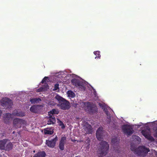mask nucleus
Segmentation results:
<instances>
[{"label": "nucleus", "mask_w": 157, "mask_h": 157, "mask_svg": "<svg viewBox=\"0 0 157 157\" xmlns=\"http://www.w3.org/2000/svg\"><path fill=\"white\" fill-rule=\"evenodd\" d=\"M45 153L44 151H40L34 155L33 157H45Z\"/></svg>", "instance_id": "obj_23"}, {"label": "nucleus", "mask_w": 157, "mask_h": 157, "mask_svg": "<svg viewBox=\"0 0 157 157\" xmlns=\"http://www.w3.org/2000/svg\"><path fill=\"white\" fill-rule=\"evenodd\" d=\"M56 104V103L53 101H51L48 102V105H49L54 106Z\"/></svg>", "instance_id": "obj_32"}, {"label": "nucleus", "mask_w": 157, "mask_h": 157, "mask_svg": "<svg viewBox=\"0 0 157 157\" xmlns=\"http://www.w3.org/2000/svg\"><path fill=\"white\" fill-rule=\"evenodd\" d=\"M13 147V145L10 142L6 144V145L5 147V148L4 150L7 151H9L11 150Z\"/></svg>", "instance_id": "obj_21"}, {"label": "nucleus", "mask_w": 157, "mask_h": 157, "mask_svg": "<svg viewBox=\"0 0 157 157\" xmlns=\"http://www.w3.org/2000/svg\"><path fill=\"white\" fill-rule=\"evenodd\" d=\"M58 140V137L57 136L51 140H46V144L49 147L51 148H53L56 146V142Z\"/></svg>", "instance_id": "obj_9"}, {"label": "nucleus", "mask_w": 157, "mask_h": 157, "mask_svg": "<svg viewBox=\"0 0 157 157\" xmlns=\"http://www.w3.org/2000/svg\"><path fill=\"white\" fill-rule=\"evenodd\" d=\"M86 143H87V144H88V146H89L90 145V140L88 138V139L86 140Z\"/></svg>", "instance_id": "obj_36"}, {"label": "nucleus", "mask_w": 157, "mask_h": 157, "mask_svg": "<svg viewBox=\"0 0 157 157\" xmlns=\"http://www.w3.org/2000/svg\"><path fill=\"white\" fill-rule=\"evenodd\" d=\"M7 141V140L6 139L0 140V149L4 150Z\"/></svg>", "instance_id": "obj_18"}, {"label": "nucleus", "mask_w": 157, "mask_h": 157, "mask_svg": "<svg viewBox=\"0 0 157 157\" xmlns=\"http://www.w3.org/2000/svg\"><path fill=\"white\" fill-rule=\"evenodd\" d=\"M60 126L61 127V128L62 129H64L65 128V126L63 123L61 124V125H60Z\"/></svg>", "instance_id": "obj_37"}, {"label": "nucleus", "mask_w": 157, "mask_h": 157, "mask_svg": "<svg viewBox=\"0 0 157 157\" xmlns=\"http://www.w3.org/2000/svg\"><path fill=\"white\" fill-rule=\"evenodd\" d=\"M48 118L47 121V124L50 125L55 124L56 122V120L55 116H51L50 115H48Z\"/></svg>", "instance_id": "obj_14"}, {"label": "nucleus", "mask_w": 157, "mask_h": 157, "mask_svg": "<svg viewBox=\"0 0 157 157\" xmlns=\"http://www.w3.org/2000/svg\"><path fill=\"white\" fill-rule=\"evenodd\" d=\"M48 78V77H45L42 80L41 83L42 84L46 83V80Z\"/></svg>", "instance_id": "obj_28"}, {"label": "nucleus", "mask_w": 157, "mask_h": 157, "mask_svg": "<svg viewBox=\"0 0 157 157\" xmlns=\"http://www.w3.org/2000/svg\"><path fill=\"white\" fill-rule=\"evenodd\" d=\"M71 82L73 85L77 87L82 85V82L78 79L74 78L71 80Z\"/></svg>", "instance_id": "obj_15"}, {"label": "nucleus", "mask_w": 157, "mask_h": 157, "mask_svg": "<svg viewBox=\"0 0 157 157\" xmlns=\"http://www.w3.org/2000/svg\"><path fill=\"white\" fill-rule=\"evenodd\" d=\"M136 137L139 139H140V138L138 136H136Z\"/></svg>", "instance_id": "obj_38"}, {"label": "nucleus", "mask_w": 157, "mask_h": 157, "mask_svg": "<svg viewBox=\"0 0 157 157\" xmlns=\"http://www.w3.org/2000/svg\"><path fill=\"white\" fill-rule=\"evenodd\" d=\"M130 149L135 154L143 157L145 156L148 152L150 151L149 149L146 148L145 146H140L135 148L134 146L132 145L131 146Z\"/></svg>", "instance_id": "obj_1"}, {"label": "nucleus", "mask_w": 157, "mask_h": 157, "mask_svg": "<svg viewBox=\"0 0 157 157\" xmlns=\"http://www.w3.org/2000/svg\"><path fill=\"white\" fill-rule=\"evenodd\" d=\"M71 105L72 107H74L75 108H76L77 105H78L77 103H75L74 102L71 103Z\"/></svg>", "instance_id": "obj_31"}, {"label": "nucleus", "mask_w": 157, "mask_h": 157, "mask_svg": "<svg viewBox=\"0 0 157 157\" xmlns=\"http://www.w3.org/2000/svg\"><path fill=\"white\" fill-rule=\"evenodd\" d=\"M100 147L98 151V155L99 157H102L105 155L109 149L108 143L105 141H102L100 144Z\"/></svg>", "instance_id": "obj_2"}, {"label": "nucleus", "mask_w": 157, "mask_h": 157, "mask_svg": "<svg viewBox=\"0 0 157 157\" xmlns=\"http://www.w3.org/2000/svg\"><path fill=\"white\" fill-rule=\"evenodd\" d=\"M1 105L6 109L10 108L12 104V100L7 98H3L1 101Z\"/></svg>", "instance_id": "obj_5"}, {"label": "nucleus", "mask_w": 157, "mask_h": 157, "mask_svg": "<svg viewBox=\"0 0 157 157\" xmlns=\"http://www.w3.org/2000/svg\"><path fill=\"white\" fill-rule=\"evenodd\" d=\"M99 105L102 109L104 110L105 109V105L99 103L98 104Z\"/></svg>", "instance_id": "obj_33"}, {"label": "nucleus", "mask_w": 157, "mask_h": 157, "mask_svg": "<svg viewBox=\"0 0 157 157\" xmlns=\"http://www.w3.org/2000/svg\"><path fill=\"white\" fill-rule=\"evenodd\" d=\"M67 94L69 97L74 98L75 96L74 93L71 90H69L67 91Z\"/></svg>", "instance_id": "obj_25"}, {"label": "nucleus", "mask_w": 157, "mask_h": 157, "mask_svg": "<svg viewBox=\"0 0 157 157\" xmlns=\"http://www.w3.org/2000/svg\"><path fill=\"white\" fill-rule=\"evenodd\" d=\"M121 128L123 132L128 136L131 135L133 132L132 128L129 125H124Z\"/></svg>", "instance_id": "obj_6"}, {"label": "nucleus", "mask_w": 157, "mask_h": 157, "mask_svg": "<svg viewBox=\"0 0 157 157\" xmlns=\"http://www.w3.org/2000/svg\"><path fill=\"white\" fill-rule=\"evenodd\" d=\"M56 99L59 101V104L57 105L63 110H67L70 107V103L69 101L57 95L55 97Z\"/></svg>", "instance_id": "obj_3"}, {"label": "nucleus", "mask_w": 157, "mask_h": 157, "mask_svg": "<svg viewBox=\"0 0 157 157\" xmlns=\"http://www.w3.org/2000/svg\"><path fill=\"white\" fill-rule=\"evenodd\" d=\"M59 113V111L58 109H52L50 111L48 112V115L51 116H54L53 115L54 114H58Z\"/></svg>", "instance_id": "obj_17"}, {"label": "nucleus", "mask_w": 157, "mask_h": 157, "mask_svg": "<svg viewBox=\"0 0 157 157\" xmlns=\"http://www.w3.org/2000/svg\"><path fill=\"white\" fill-rule=\"evenodd\" d=\"M104 111H105V112L107 116H109V115H110L107 109H105L104 110Z\"/></svg>", "instance_id": "obj_34"}, {"label": "nucleus", "mask_w": 157, "mask_h": 157, "mask_svg": "<svg viewBox=\"0 0 157 157\" xmlns=\"http://www.w3.org/2000/svg\"><path fill=\"white\" fill-rule=\"evenodd\" d=\"M49 86L47 84L44 85V87H40L37 90V92H41L45 90H47Z\"/></svg>", "instance_id": "obj_22"}, {"label": "nucleus", "mask_w": 157, "mask_h": 157, "mask_svg": "<svg viewBox=\"0 0 157 157\" xmlns=\"http://www.w3.org/2000/svg\"><path fill=\"white\" fill-rule=\"evenodd\" d=\"M94 54L96 56L95 57V58L96 59L97 58H99L101 57L100 54V52L99 51H96L94 52Z\"/></svg>", "instance_id": "obj_27"}, {"label": "nucleus", "mask_w": 157, "mask_h": 157, "mask_svg": "<svg viewBox=\"0 0 157 157\" xmlns=\"http://www.w3.org/2000/svg\"><path fill=\"white\" fill-rule=\"evenodd\" d=\"M41 101V99L39 98H32L30 99V101L32 104L38 103Z\"/></svg>", "instance_id": "obj_19"}, {"label": "nucleus", "mask_w": 157, "mask_h": 157, "mask_svg": "<svg viewBox=\"0 0 157 157\" xmlns=\"http://www.w3.org/2000/svg\"><path fill=\"white\" fill-rule=\"evenodd\" d=\"M142 133L145 137L149 140L151 141H153L154 140V139L153 137L151 136L150 134L147 133L146 131L143 130Z\"/></svg>", "instance_id": "obj_13"}, {"label": "nucleus", "mask_w": 157, "mask_h": 157, "mask_svg": "<svg viewBox=\"0 0 157 157\" xmlns=\"http://www.w3.org/2000/svg\"><path fill=\"white\" fill-rule=\"evenodd\" d=\"M12 114L10 113H6L4 117V121L6 124H8L11 119Z\"/></svg>", "instance_id": "obj_12"}, {"label": "nucleus", "mask_w": 157, "mask_h": 157, "mask_svg": "<svg viewBox=\"0 0 157 157\" xmlns=\"http://www.w3.org/2000/svg\"><path fill=\"white\" fill-rule=\"evenodd\" d=\"M67 138L66 136L62 137L61 138L59 144V149L63 151L64 149V147Z\"/></svg>", "instance_id": "obj_10"}, {"label": "nucleus", "mask_w": 157, "mask_h": 157, "mask_svg": "<svg viewBox=\"0 0 157 157\" xmlns=\"http://www.w3.org/2000/svg\"><path fill=\"white\" fill-rule=\"evenodd\" d=\"M153 135L154 137L157 138V127H156L154 129Z\"/></svg>", "instance_id": "obj_29"}, {"label": "nucleus", "mask_w": 157, "mask_h": 157, "mask_svg": "<svg viewBox=\"0 0 157 157\" xmlns=\"http://www.w3.org/2000/svg\"><path fill=\"white\" fill-rule=\"evenodd\" d=\"M57 120H58V124L59 126L60 125H61V124H62L63 123L61 121H60L59 119H57Z\"/></svg>", "instance_id": "obj_35"}, {"label": "nucleus", "mask_w": 157, "mask_h": 157, "mask_svg": "<svg viewBox=\"0 0 157 157\" xmlns=\"http://www.w3.org/2000/svg\"><path fill=\"white\" fill-rule=\"evenodd\" d=\"M13 116L22 117L25 115V113L23 112H18L17 110H14L12 113Z\"/></svg>", "instance_id": "obj_16"}, {"label": "nucleus", "mask_w": 157, "mask_h": 157, "mask_svg": "<svg viewBox=\"0 0 157 157\" xmlns=\"http://www.w3.org/2000/svg\"><path fill=\"white\" fill-rule=\"evenodd\" d=\"M112 145H117L119 143L117 139V137H115L112 139L111 141Z\"/></svg>", "instance_id": "obj_24"}, {"label": "nucleus", "mask_w": 157, "mask_h": 157, "mask_svg": "<svg viewBox=\"0 0 157 157\" xmlns=\"http://www.w3.org/2000/svg\"><path fill=\"white\" fill-rule=\"evenodd\" d=\"M104 133L103 128L102 127H99L97 130L96 133V136L97 139L99 141H101L103 139Z\"/></svg>", "instance_id": "obj_8"}, {"label": "nucleus", "mask_w": 157, "mask_h": 157, "mask_svg": "<svg viewBox=\"0 0 157 157\" xmlns=\"http://www.w3.org/2000/svg\"><path fill=\"white\" fill-rule=\"evenodd\" d=\"M83 103L84 109L89 113L93 114L98 112V108L93 103L89 102H83Z\"/></svg>", "instance_id": "obj_4"}, {"label": "nucleus", "mask_w": 157, "mask_h": 157, "mask_svg": "<svg viewBox=\"0 0 157 157\" xmlns=\"http://www.w3.org/2000/svg\"><path fill=\"white\" fill-rule=\"evenodd\" d=\"M24 121L22 119L18 118H14L13 121V127L16 128H20L21 127V125L24 124Z\"/></svg>", "instance_id": "obj_7"}, {"label": "nucleus", "mask_w": 157, "mask_h": 157, "mask_svg": "<svg viewBox=\"0 0 157 157\" xmlns=\"http://www.w3.org/2000/svg\"><path fill=\"white\" fill-rule=\"evenodd\" d=\"M59 85L58 84H56L54 85V87L53 90H56L59 89Z\"/></svg>", "instance_id": "obj_30"}, {"label": "nucleus", "mask_w": 157, "mask_h": 157, "mask_svg": "<svg viewBox=\"0 0 157 157\" xmlns=\"http://www.w3.org/2000/svg\"><path fill=\"white\" fill-rule=\"evenodd\" d=\"M30 110L31 112L35 113L37 111V108L35 105H33L31 107Z\"/></svg>", "instance_id": "obj_26"}, {"label": "nucleus", "mask_w": 157, "mask_h": 157, "mask_svg": "<svg viewBox=\"0 0 157 157\" xmlns=\"http://www.w3.org/2000/svg\"><path fill=\"white\" fill-rule=\"evenodd\" d=\"M45 134L52 135L53 133V131L51 128H46L44 129Z\"/></svg>", "instance_id": "obj_20"}, {"label": "nucleus", "mask_w": 157, "mask_h": 157, "mask_svg": "<svg viewBox=\"0 0 157 157\" xmlns=\"http://www.w3.org/2000/svg\"><path fill=\"white\" fill-rule=\"evenodd\" d=\"M92 129L91 126L87 125L84 127L82 132L84 133V135H86L88 134H91L92 132Z\"/></svg>", "instance_id": "obj_11"}]
</instances>
